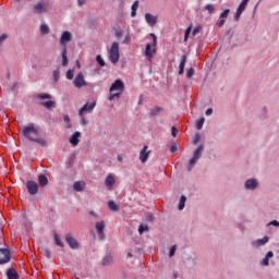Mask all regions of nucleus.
<instances>
[{
    "label": "nucleus",
    "instance_id": "27",
    "mask_svg": "<svg viewBox=\"0 0 279 279\" xmlns=\"http://www.w3.org/2000/svg\"><path fill=\"white\" fill-rule=\"evenodd\" d=\"M54 243H56V245H58L59 247H64V242H62V240L60 239V236L58 235V233L54 234Z\"/></svg>",
    "mask_w": 279,
    "mask_h": 279
},
{
    "label": "nucleus",
    "instance_id": "57",
    "mask_svg": "<svg viewBox=\"0 0 279 279\" xmlns=\"http://www.w3.org/2000/svg\"><path fill=\"white\" fill-rule=\"evenodd\" d=\"M266 258H274V252L269 251L267 254H266Z\"/></svg>",
    "mask_w": 279,
    "mask_h": 279
},
{
    "label": "nucleus",
    "instance_id": "26",
    "mask_svg": "<svg viewBox=\"0 0 279 279\" xmlns=\"http://www.w3.org/2000/svg\"><path fill=\"white\" fill-rule=\"evenodd\" d=\"M160 112H162V107H154L150 110V116L151 117H158V114H160Z\"/></svg>",
    "mask_w": 279,
    "mask_h": 279
},
{
    "label": "nucleus",
    "instance_id": "13",
    "mask_svg": "<svg viewBox=\"0 0 279 279\" xmlns=\"http://www.w3.org/2000/svg\"><path fill=\"white\" fill-rule=\"evenodd\" d=\"M148 149H149V146H144L140 153V160L143 165H145V162H147V160H149L150 151Z\"/></svg>",
    "mask_w": 279,
    "mask_h": 279
},
{
    "label": "nucleus",
    "instance_id": "51",
    "mask_svg": "<svg viewBox=\"0 0 279 279\" xmlns=\"http://www.w3.org/2000/svg\"><path fill=\"white\" fill-rule=\"evenodd\" d=\"M170 151H171V154H175V151H178V145H172L171 147H170Z\"/></svg>",
    "mask_w": 279,
    "mask_h": 279
},
{
    "label": "nucleus",
    "instance_id": "56",
    "mask_svg": "<svg viewBox=\"0 0 279 279\" xmlns=\"http://www.w3.org/2000/svg\"><path fill=\"white\" fill-rule=\"evenodd\" d=\"M191 26H189L184 32V36H191Z\"/></svg>",
    "mask_w": 279,
    "mask_h": 279
},
{
    "label": "nucleus",
    "instance_id": "6",
    "mask_svg": "<svg viewBox=\"0 0 279 279\" xmlns=\"http://www.w3.org/2000/svg\"><path fill=\"white\" fill-rule=\"evenodd\" d=\"M109 60L112 64L119 62V43L114 41L109 51Z\"/></svg>",
    "mask_w": 279,
    "mask_h": 279
},
{
    "label": "nucleus",
    "instance_id": "2",
    "mask_svg": "<svg viewBox=\"0 0 279 279\" xmlns=\"http://www.w3.org/2000/svg\"><path fill=\"white\" fill-rule=\"evenodd\" d=\"M123 90H125V84L123 83V81L121 80H117L114 81V83H112L109 93V101H114L116 97H121V93H123Z\"/></svg>",
    "mask_w": 279,
    "mask_h": 279
},
{
    "label": "nucleus",
    "instance_id": "39",
    "mask_svg": "<svg viewBox=\"0 0 279 279\" xmlns=\"http://www.w3.org/2000/svg\"><path fill=\"white\" fill-rule=\"evenodd\" d=\"M96 61L98 62V64L100 65V66H106V61H104V59L101 58V56H97L96 57Z\"/></svg>",
    "mask_w": 279,
    "mask_h": 279
},
{
    "label": "nucleus",
    "instance_id": "64",
    "mask_svg": "<svg viewBox=\"0 0 279 279\" xmlns=\"http://www.w3.org/2000/svg\"><path fill=\"white\" fill-rule=\"evenodd\" d=\"M124 43L125 44L130 43V37H125Z\"/></svg>",
    "mask_w": 279,
    "mask_h": 279
},
{
    "label": "nucleus",
    "instance_id": "14",
    "mask_svg": "<svg viewBox=\"0 0 279 279\" xmlns=\"http://www.w3.org/2000/svg\"><path fill=\"white\" fill-rule=\"evenodd\" d=\"M145 21L149 27H154L156 23H158V16L153 15L151 13H146L145 14Z\"/></svg>",
    "mask_w": 279,
    "mask_h": 279
},
{
    "label": "nucleus",
    "instance_id": "61",
    "mask_svg": "<svg viewBox=\"0 0 279 279\" xmlns=\"http://www.w3.org/2000/svg\"><path fill=\"white\" fill-rule=\"evenodd\" d=\"M61 36H71V32L64 31V32L61 34Z\"/></svg>",
    "mask_w": 279,
    "mask_h": 279
},
{
    "label": "nucleus",
    "instance_id": "15",
    "mask_svg": "<svg viewBox=\"0 0 279 279\" xmlns=\"http://www.w3.org/2000/svg\"><path fill=\"white\" fill-rule=\"evenodd\" d=\"M80 136H82V133L80 131H76L71 137H70V143L74 147H77L80 145Z\"/></svg>",
    "mask_w": 279,
    "mask_h": 279
},
{
    "label": "nucleus",
    "instance_id": "47",
    "mask_svg": "<svg viewBox=\"0 0 279 279\" xmlns=\"http://www.w3.org/2000/svg\"><path fill=\"white\" fill-rule=\"evenodd\" d=\"M131 10H133V11H137V10H138V0H136V1L132 4Z\"/></svg>",
    "mask_w": 279,
    "mask_h": 279
},
{
    "label": "nucleus",
    "instance_id": "33",
    "mask_svg": "<svg viewBox=\"0 0 279 279\" xmlns=\"http://www.w3.org/2000/svg\"><path fill=\"white\" fill-rule=\"evenodd\" d=\"M149 231V227L147 225H141L138 227V233L143 234V232H148Z\"/></svg>",
    "mask_w": 279,
    "mask_h": 279
},
{
    "label": "nucleus",
    "instance_id": "44",
    "mask_svg": "<svg viewBox=\"0 0 279 279\" xmlns=\"http://www.w3.org/2000/svg\"><path fill=\"white\" fill-rule=\"evenodd\" d=\"M73 77H74L73 70H69V71L66 72V80H73Z\"/></svg>",
    "mask_w": 279,
    "mask_h": 279
},
{
    "label": "nucleus",
    "instance_id": "60",
    "mask_svg": "<svg viewBox=\"0 0 279 279\" xmlns=\"http://www.w3.org/2000/svg\"><path fill=\"white\" fill-rule=\"evenodd\" d=\"M205 114L207 116V117H210V114H213V109H207L206 110V112H205Z\"/></svg>",
    "mask_w": 279,
    "mask_h": 279
},
{
    "label": "nucleus",
    "instance_id": "29",
    "mask_svg": "<svg viewBox=\"0 0 279 279\" xmlns=\"http://www.w3.org/2000/svg\"><path fill=\"white\" fill-rule=\"evenodd\" d=\"M112 263V257L111 255H107L102 258V265L106 267Z\"/></svg>",
    "mask_w": 279,
    "mask_h": 279
},
{
    "label": "nucleus",
    "instance_id": "38",
    "mask_svg": "<svg viewBox=\"0 0 279 279\" xmlns=\"http://www.w3.org/2000/svg\"><path fill=\"white\" fill-rule=\"evenodd\" d=\"M195 75V70L193 68H190L186 72V78L191 80Z\"/></svg>",
    "mask_w": 279,
    "mask_h": 279
},
{
    "label": "nucleus",
    "instance_id": "48",
    "mask_svg": "<svg viewBox=\"0 0 279 279\" xmlns=\"http://www.w3.org/2000/svg\"><path fill=\"white\" fill-rule=\"evenodd\" d=\"M217 25L218 27H223V25H226V20L221 17V20L217 22Z\"/></svg>",
    "mask_w": 279,
    "mask_h": 279
},
{
    "label": "nucleus",
    "instance_id": "36",
    "mask_svg": "<svg viewBox=\"0 0 279 279\" xmlns=\"http://www.w3.org/2000/svg\"><path fill=\"white\" fill-rule=\"evenodd\" d=\"M205 10H206L209 14H214V13H215V4H207V5H205Z\"/></svg>",
    "mask_w": 279,
    "mask_h": 279
},
{
    "label": "nucleus",
    "instance_id": "8",
    "mask_svg": "<svg viewBox=\"0 0 279 279\" xmlns=\"http://www.w3.org/2000/svg\"><path fill=\"white\" fill-rule=\"evenodd\" d=\"M12 255L10 254V250L0 248V265H5V263H10Z\"/></svg>",
    "mask_w": 279,
    "mask_h": 279
},
{
    "label": "nucleus",
    "instance_id": "55",
    "mask_svg": "<svg viewBox=\"0 0 279 279\" xmlns=\"http://www.w3.org/2000/svg\"><path fill=\"white\" fill-rule=\"evenodd\" d=\"M77 5L82 8V5H86V0H77Z\"/></svg>",
    "mask_w": 279,
    "mask_h": 279
},
{
    "label": "nucleus",
    "instance_id": "50",
    "mask_svg": "<svg viewBox=\"0 0 279 279\" xmlns=\"http://www.w3.org/2000/svg\"><path fill=\"white\" fill-rule=\"evenodd\" d=\"M175 250H177V246L173 245L171 248H170V257L171 256H175Z\"/></svg>",
    "mask_w": 279,
    "mask_h": 279
},
{
    "label": "nucleus",
    "instance_id": "46",
    "mask_svg": "<svg viewBox=\"0 0 279 279\" xmlns=\"http://www.w3.org/2000/svg\"><path fill=\"white\" fill-rule=\"evenodd\" d=\"M199 29H202L201 26H196L193 32H192V36H197V34H199Z\"/></svg>",
    "mask_w": 279,
    "mask_h": 279
},
{
    "label": "nucleus",
    "instance_id": "25",
    "mask_svg": "<svg viewBox=\"0 0 279 279\" xmlns=\"http://www.w3.org/2000/svg\"><path fill=\"white\" fill-rule=\"evenodd\" d=\"M95 228H96L97 233L104 232V230H106V223L104 221H98V222H96Z\"/></svg>",
    "mask_w": 279,
    "mask_h": 279
},
{
    "label": "nucleus",
    "instance_id": "18",
    "mask_svg": "<svg viewBox=\"0 0 279 279\" xmlns=\"http://www.w3.org/2000/svg\"><path fill=\"white\" fill-rule=\"evenodd\" d=\"M7 278L8 279H19L20 278L19 271H16V269H14V268H9L7 270Z\"/></svg>",
    "mask_w": 279,
    "mask_h": 279
},
{
    "label": "nucleus",
    "instance_id": "28",
    "mask_svg": "<svg viewBox=\"0 0 279 279\" xmlns=\"http://www.w3.org/2000/svg\"><path fill=\"white\" fill-rule=\"evenodd\" d=\"M247 3H250V0H242L240 5L238 7V10L245 12V8H247Z\"/></svg>",
    "mask_w": 279,
    "mask_h": 279
},
{
    "label": "nucleus",
    "instance_id": "20",
    "mask_svg": "<svg viewBox=\"0 0 279 279\" xmlns=\"http://www.w3.org/2000/svg\"><path fill=\"white\" fill-rule=\"evenodd\" d=\"M184 66H186V54L181 57V62L179 65V75H184Z\"/></svg>",
    "mask_w": 279,
    "mask_h": 279
},
{
    "label": "nucleus",
    "instance_id": "3",
    "mask_svg": "<svg viewBox=\"0 0 279 279\" xmlns=\"http://www.w3.org/2000/svg\"><path fill=\"white\" fill-rule=\"evenodd\" d=\"M204 151V145H199L195 150H194V155L193 158L190 159L189 161V166H187V170L189 171H193V168L195 167V165H197V160H199V158H202V153Z\"/></svg>",
    "mask_w": 279,
    "mask_h": 279
},
{
    "label": "nucleus",
    "instance_id": "40",
    "mask_svg": "<svg viewBox=\"0 0 279 279\" xmlns=\"http://www.w3.org/2000/svg\"><path fill=\"white\" fill-rule=\"evenodd\" d=\"M228 14H230V9H226L221 14H220V19H228Z\"/></svg>",
    "mask_w": 279,
    "mask_h": 279
},
{
    "label": "nucleus",
    "instance_id": "21",
    "mask_svg": "<svg viewBox=\"0 0 279 279\" xmlns=\"http://www.w3.org/2000/svg\"><path fill=\"white\" fill-rule=\"evenodd\" d=\"M114 177H112V174H108L106 180H105V184L107 186V189H112L114 186Z\"/></svg>",
    "mask_w": 279,
    "mask_h": 279
},
{
    "label": "nucleus",
    "instance_id": "7",
    "mask_svg": "<svg viewBox=\"0 0 279 279\" xmlns=\"http://www.w3.org/2000/svg\"><path fill=\"white\" fill-rule=\"evenodd\" d=\"M49 10V2H38L33 7V12L35 14H43L44 12H47Z\"/></svg>",
    "mask_w": 279,
    "mask_h": 279
},
{
    "label": "nucleus",
    "instance_id": "24",
    "mask_svg": "<svg viewBox=\"0 0 279 279\" xmlns=\"http://www.w3.org/2000/svg\"><path fill=\"white\" fill-rule=\"evenodd\" d=\"M108 208L112 210V213L119 211V205L114 203L113 201L108 202Z\"/></svg>",
    "mask_w": 279,
    "mask_h": 279
},
{
    "label": "nucleus",
    "instance_id": "16",
    "mask_svg": "<svg viewBox=\"0 0 279 279\" xmlns=\"http://www.w3.org/2000/svg\"><path fill=\"white\" fill-rule=\"evenodd\" d=\"M73 189L77 193H82V191H84L86 189V182H84V181H76L73 184Z\"/></svg>",
    "mask_w": 279,
    "mask_h": 279
},
{
    "label": "nucleus",
    "instance_id": "45",
    "mask_svg": "<svg viewBox=\"0 0 279 279\" xmlns=\"http://www.w3.org/2000/svg\"><path fill=\"white\" fill-rule=\"evenodd\" d=\"M146 221H148L149 223L154 222V214H148L146 216Z\"/></svg>",
    "mask_w": 279,
    "mask_h": 279
},
{
    "label": "nucleus",
    "instance_id": "10",
    "mask_svg": "<svg viewBox=\"0 0 279 279\" xmlns=\"http://www.w3.org/2000/svg\"><path fill=\"white\" fill-rule=\"evenodd\" d=\"M75 88H83V86H86V81L84 80V73L80 72L73 82Z\"/></svg>",
    "mask_w": 279,
    "mask_h": 279
},
{
    "label": "nucleus",
    "instance_id": "59",
    "mask_svg": "<svg viewBox=\"0 0 279 279\" xmlns=\"http://www.w3.org/2000/svg\"><path fill=\"white\" fill-rule=\"evenodd\" d=\"M5 38H8L7 36H0V47L1 45H3V43H5Z\"/></svg>",
    "mask_w": 279,
    "mask_h": 279
},
{
    "label": "nucleus",
    "instance_id": "42",
    "mask_svg": "<svg viewBox=\"0 0 279 279\" xmlns=\"http://www.w3.org/2000/svg\"><path fill=\"white\" fill-rule=\"evenodd\" d=\"M37 97L38 99H51V95L49 94H39Z\"/></svg>",
    "mask_w": 279,
    "mask_h": 279
},
{
    "label": "nucleus",
    "instance_id": "17",
    "mask_svg": "<svg viewBox=\"0 0 279 279\" xmlns=\"http://www.w3.org/2000/svg\"><path fill=\"white\" fill-rule=\"evenodd\" d=\"M256 186H258V181H256V179H251L245 182V189L248 191H254Z\"/></svg>",
    "mask_w": 279,
    "mask_h": 279
},
{
    "label": "nucleus",
    "instance_id": "9",
    "mask_svg": "<svg viewBox=\"0 0 279 279\" xmlns=\"http://www.w3.org/2000/svg\"><path fill=\"white\" fill-rule=\"evenodd\" d=\"M95 106H97V102H90V104H85L84 106H83V108H81L80 109V111H78V117H84V114H86V112L87 113H90V112H93V110H95Z\"/></svg>",
    "mask_w": 279,
    "mask_h": 279
},
{
    "label": "nucleus",
    "instance_id": "19",
    "mask_svg": "<svg viewBox=\"0 0 279 279\" xmlns=\"http://www.w3.org/2000/svg\"><path fill=\"white\" fill-rule=\"evenodd\" d=\"M269 242V238L268 236H264L263 239L256 240L252 243V245L254 247H260L262 245H265V243Z\"/></svg>",
    "mask_w": 279,
    "mask_h": 279
},
{
    "label": "nucleus",
    "instance_id": "1",
    "mask_svg": "<svg viewBox=\"0 0 279 279\" xmlns=\"http://www.w3.org/2000/svg\"><path fill=\"white\" fill-rule=\"evenodd\" d=\"M22 135L27 138V141H31L32 143H38V145H41V147H47V140L40 138L39 132L34 125V123L28 124L27 126H24L22 129Z\"/></svg>",
    "mask_w": 279,
    "mask_h": 279
},
{
    "label": "nucleus",
    "instance_id": "43",
    "mask_svg": "<svg viewBox=\"0 0 279 279\" xmlns=\"http://www.w3.org/2000/svg\"><path fill=\"white\" fill-rule=\"evenodd\" d=\"M201 138L202 137H201L199 133H196L195 136H194V140H193L194 145H197L199 143Z\"/></svg>",
    "mask_w": 279,
    "mask_h": 279
},
{
    "label": "nucleus",
    "instance_id": "49",
    "mask_svg": "<svg viewBox=\"0 0 279 279\" xmlns=\"http://www.w3.org/2000/svg\"><path fill=\"white\" fill-rule=\"evenodd\" d=\"M262 265H264V267H267L269 265V258L265 256V258L262 262Z\"/></svg>",
    "mask_w": 279,
    "mask_h": 279
},
{
    "label": "nucleus",
    "instance_id": "32",
    "mask_svg": "<svg viewBox=\"0 0 279 279\" xmlns=\"http://www.w3.org/2000/svg\"><path fill=\"white\" fill-rule=\"evenodd\" d=\"M63 121L65 123L66 130H70V128H72L71 118L69 116H64Z\"/></svg>",
    "mask_w": 279,
    "mask_h": 279
},
{
    "label": "nucleus",
    "instance_id": "53",
    "mask_svg": "<svg viewBox=\"0 0 279 279\" xmlns=\"http://www.w3.org/2000/svg\"><path fill=\"white\" fill-rule=\"evenodd\" d=\"M267 226H276V228H279V222L277 220H272Z\"/></svg>",
    "mask_w": 279,
    "mask_h": 279
},
{
    "label": "nucleus",
    "instance_id": "30",
    "mask_svg": "<svg viewBox=\"0 0 279 279\" xmlns=\"http://www.w3.org/2000/svg\"><path fill=\"white\" fill-rule=\"evenodd\" d=\"M40 34H43L44 36L49 34V25L41 24V26H40Z\"/></svg>",
    "mask_w": 279,
    "mask_h": 279
},
{
    "label": "nucleus",
    "instance_id": "4",
    "mask_svg": "<svg viewBox=\"0 0 279 279\" xmlns=\"http://www.w3.org/2000/svg\"><path fill=\"white\" fill-rule=\"evenodd\" d=\"M158 43V37L154 36L153 37V43L146 45L145 49V56L148 62H151V58H154V53H156V45Z\"/></svg>",
    "mask_w": 279,
    "mask_h": 279
},
{
    "label": "nucleus",
    "instance_id": "35",
    "mask_svg": "<svg viewBox=\"0 0 279 279\" xmlns=\"http://www.w3.org/2000/svg\"><path fill=\"white\" fill-rule=\"evenodd\" d=\"M52 75H53V82L60 81V70L59 69L54 70Z\"/></svg>",
    "mask_w": 279,
    "mask_h": 279
},
{
    "label": "nucleus",
    "instance_id": "5",
    "mask_svg": "<svg viewBox=\"0 0 279 279\" xmlns=\"http://www.w3.org/2000/svg\"><path fill=\"white\" fill-rule=\"evenodd\" d=\"M60 43L63 45V50L61 52L62 66H66L69 64V58L66 57V43H71V36H61Z\"/></svg>",
    "mask_w": 279,
    "mask_h": 279
},
{
    "label": "nucleus",
    "instance_id": "31",
    "mask_svg": "<svg viewBox=\"0 0 279 279\" xmlns=\"http://www.w3.org/2000/svg\"><path fill=\"white\" fill-rule=\"evenodd\" d=\"M185 204H186V196H181L180 203H179V210H184Z\"/></svg>",
    "mask_w": 279,
    "mask_h": 279
},
{
    "label": "nucleus",
    "instance_id": "54",
    "mask_svg": "<svg viewBox=\"0 0 279 279\" xmlns=\"http://www.w3.org/2000/svg\"><path fill=\"white\" fill-rule=\"evenodd\" d=\"M172 136L175 138L178 136V129L175 126H172Z\"/></svg>",
    "mask_w": 279,
    "mask_h": 279
},
{
    "label": "nucleus",
    "instance_id": "37",
    "mask_svg": "<svg viewBox=\"0 0 279 279\" xmlns=\"http://www.w3.org/2000/svg\"><path fill=\"white\" fill-rule=\"evenodd\" d=\"M204 121H206V119L201 118V119L196 122V129H197V130H202V128H204Z\"/></svg>",
    "mask_w": 279,
    "mask_h": 279
},
{
    "label": "nucleus",
    "instance_id": "34",
    "mask_svg": "<svg viewBox=\"0 0 279 279\" xmlns=\"http://www.w3.org/2000/svg\"><path fill=\"white\" fill-rule=\"evenodd\" d=\"M41 253L44 256H47V258H51V251L48 247H41Z\"/></svg>",
    "mask_w": 279,
    "mask_h": 279
},
{
    "label": "nucleus",
    "instance_id": "62",
    "mask_svg": "<svg viewBox=\"0 0 279 279\" xmlns=\"http://www.w3.org/2000/svg\"><path fill=\"white\" fill-rule=\"evenodd\" d=\"M118 161H119V162H123V156L118 155Z\"/></svg>",
    "mask_w": 279,
    "mask_h": 279
},
{
    "label": "nucleus",
    "instance_id": "41",
    "mask_svg": "<svg viewBox=\"0 0 279 279\" xmlns=\"http://www.w3.org/2000/svg\"><path fill=\"white\" fill-rule=\"evenodd\" d=\"M241 14H243V11H241V9H236V12L234 14V20L239 21V19H241Z\"/></svg>",
    "mask_w": 279,
    "mask_h": 279
},
{
    "label": "nucleus",
    "instance_id": "12",
    "mask_svg": "<svg viewBox=\"0 0 279 279\" xmlns=\"http://www.w3.org/2000/svg\"><path fill=\"white\" fill-rule=\"evenodd\" d=\"M26 189L29 195H36L38 193V183H36L35 181H27Z\"/></svg>",
    "mask_w": 279,
    "mask_h": 279
},
{
    "label": "nucleus",
    "instance_id": "52",
    "mask_svg": "<svg viewBox=\"0 0 279 279\" xmlns=\"http://www.w3.org/2000/svg\"><path fill=\"white\" fill-rule=\"evenodd\" d=\"M99 239L104 241L106 239V233L104 231L97 233Z\"/></svg>",
    "mask_w": 279,
    "mask_h": 279
},
{
    "label": "nucleus",
    "instance_id": "11",
    "mask_svg": "<svg viewBox=\"0 0 279 279\" xmlns=\"http://www.w3.org/2000/svg\"><path fill=\"white\" fill-rule=\"evenodd\" d=\"M65 241L71 250H77L80 247V243L77 242V240H75V238H73V235H71V233H68L65 235Z\"/></svg>",
    "mask_w": 279,
    "mask_h": 279
},
{
    "label": "nucleus",
    "instance_id": "22",
    "mask_svg": "<svg viewBox=\"0 0 279 279\" xmlns=\"http://www.w3.org/2000/svg\"><path fill=\"white\" fill-rule=\"evenodd\" d=\"M38 182L40 186H47L49 184V179L45 174H39L38 175Z\"/></svg>",
    "mask_w": 279,
    "mask_h": 279
},
{
    "label": "nucleus",
    "instance_id": "23",
    "mask_svg": "<svg viewBox=\"0 0 279 279\" xmlns=\"http://www.w3.org/2000/svg\"><path fill=\"white\" fill-rule=\"evenodd\" d=\"M40 106H44V108H47V110H51V108H56V101L48 100L40 102Z\"/></svg>",
    "mask_w": 279,
    "mask_h": 279
},
{
    "label": "nucleus",
    "instance_id": "63",
    "mask_svg": "<svg viewBox=\"0 0 279 279\" xmlns=\"http://www.w3.org/2000/svg\"><path fill=\"white\" fill-rule=\"evenodd\" d=\"M131 16H132V17L136 16V11L132 10V11H131Z\"/></svg>",
    "mask_w": 279,
    "mask_h": 279
},
{
    "label": "nucleus",
    "instance_id": "58",
    "mask_svg": "<svg viewBox=\"0 0 279 279\" xmlns=\"http://www.w3.org/2000/svg\"><path fill=\"white\" fill-rule=\"evenodd\" d=\"M82 119H81V123H82V125H87L88 124V122L86 121V118H84V116L83 117H81Z\"/></svg>",
    "mask_w": 279,
    "mask_h": 279
}]
</instances>
